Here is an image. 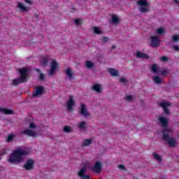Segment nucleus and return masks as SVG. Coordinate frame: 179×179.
I'll return each instance as SVG.
<instances>
[{"label": "nucleus", "mask_w": 179, "mask_h": 179, "mask_svg": "<svg viewBox=\"0 0 179 179\" xmlns=\"http://www.w3.org/2000/svg\"><path fill=\"white\" fill-rule=\"evenodd\" d=\"M27 155H29V151L25 147H17L16 150L10 155L8 162L11 164H19L24 160L23 157Z\"/></svg>", "instance_id": "f257e3e1"}, {"label": "nucleus", "mask_w": 179, "mask_h": 179, "mask_svg": "<svg viewBox=\"0 0 179 179\" xmlns=\"http://www.w3.org/2000/svg\"><path fill=\"white\" fill-rule=\"evenodd\" d=\"M166 132H171L170 129H162V133L164 134L162 136V141L167 142L171 148H176L177 146V141L173 137H170Z\"/></svg>", "instance_id": "f03ea898"}, {"label": "nucleus", "mask_w": 179, "mask_h": 179, "mask_svg": "<svg viewBox=\"0 0 179 179\" xmlns=\"http://www.w3.org/2000/svg\"><path fill=\"white\" fill-rule=\"evenodd\" d=\"M137 5L139 6L138 10L141 13H146L149 12V7L150 4L148 2V0H139L137 1Z\"/></svg>", "instance_id": "7ed1b4c3"}, {"label": "nucleus", "mask_w": 179, "mask_h": 179, "mask_svg": "<svg viewBox=\"0 0 179 179\" xmlns=\"http://www.w3.org/2000/svg\"><path fill=\"white\" fill-rule=\"evenodd\" d=\"M151 71L154 73L157 74H159L161 72V75H162V76H167L169 73H170V71L169 70L160 71V67L157 66V64H152L151 67Z\"/></svg>", "instance_id": "20e7f679"}, {"label": "nucleus", "mask_w": 179, "mask_h": 179, "mask_svg": "<svg viewBox=\"0 0 179 179\" xmlns=\"http://www.w3.org/2000/svg\"><path fill=\"white\" fill-rule=\"evenodd\" d=\"M158 106H159V107H162V108H163L166 115H170V114H171V112L167 108V107H171V103H170L169 101L161 102L158 104Z\"/></svg>", "instance_id": "39448f33"}, {"label": "nucleus", "mask_w": 179, "mask_h": 179, "mask_svg": "<svg viewBox=\"0 0 179 179\" xmlns=\"http://www.w3.org/2000/svg\"><path fill=\"white\" fill-rule=\"evenodd\" d=\"M91 170L95 171L96 174H100L103 171V163L99 161L96 162L94 166L91 167Z\"/></svg>", "instance_id": "423d86ee"}, {"label": "nucleus", "mask_w": 179, "mask_h": 179, "mask_svg": "<svg viewBox=\"0 0 179 179\" xmlns=\"http://www.w3.org/2000/svg\"><path fill=\"white\" fill-rule=\"evenodd\" d=\"M87 171V166L85 164L83 167H82L80 171L78 173V177H80L82 179H90V176L85 175Z\"/></svg>", "instance_id": "0eeeda50"}, {"label": "nucleus", "mask_w": 179, "mask_h": 179, "mask_svg": "<svg viewBox=\"0 0 179 179\" xmlns=\"http://www.w3.org/2000/svg\"><path fill=\"white\" fill-rule=\"evenodd\" d=\"M66 106L69 111H73V107L76 106V103L75 102V100H73V96H69V99L67 101Z\"/></svg>", "instance_id": "6e6552de"}, {"label": "nucleus", "mask_w": 179, "mask_h": 179, "mask_svg": "<svg viewBox=\"0 0 179 179\" xmlns=\"http://www.w3.org/2000/svg\"><path fill=\"white\" fill-rule=\"evenodd\" d=\"M34 160L32 159H29L27 160L25 164H24L23 168L27 171H30L31 170H34Z\"/></svg>", "instance_id": "1a4fd4ad"}, {"label": "nucleus", "mask_w": 179, "mask_h": 179, "mask_svg": "<svg viewBox=\"0 0 179 179\" xmlns=\"http://www.w3.org/2000/svg\"><path fill=\"white\" fill-rule=\"evenodd\" d=\"M25 82H27L26 76H20L18 78L13 80L11 86H19V85L25 83Z\"/></svg>", "instance_id": "9d476101"}, {"label": "nucleus", "mask_w": 179, "mask_h": 179, "mask_svg": "<svg viewBox=\"0 0 179 179\" xmlns=\"http://www.w3.org/2000/svg\"><path fill=\"white\" fill-rule=\"evenodd\" d=\"M57 68H58V64H57V61L53 60L50 63V70L49 71L48 75L50 76H53V75H55V71H57Z\"/></svg>", "instance_id": "9b49d317"}, {"label": "nucleus", "mask_w": 179, "mask_h": 179, "mask_svg": "<svg viewBox=\"0 0 179 179\" xmlns=\"http://www.w3.org/2000/svg\"><path fill=\"white\" fill-rule=\"evenodd\" d=\"M159 124L162 127V128H169V119L164 117H159L158 118Z\"/></svg>", "instance_id": "f8f14e48"}, {"label": "nucleus", "mask_w": 179, "mask_h": 179, "mask_svg": "<svg viewBox=\"0 0 179 179\" xmlns=\"http://www.w3.org/2000/svg\"><path fill=\"white\" fill-rule=\"evenodd\" d=\"M51 61V57L49 55L45 56L39 62V66H43L45 68V66H48V62Z\"/></svg>", "instance_id": "ddd939ff"}, {"label": "nucleus", "mask_w": 179, "mask_h": 179, "mask_svg": "<svg viewBox=\"0 0 179 179\" xmlns=\"http://www.w3.org/2000/svg\"><path fill=\"white\" fill-rule=\"evenodd\" d=\"M45 93V90H44V87L38 86L36 87V92L33 93V97H37V96H41Z\"/></svg>", "instance_id": "4468645a"}, {"label": "nucleus", "mask_w": 179, "mask_h": 179, "mask_svg": "<svg viewBox=\"0 0 179 179\" xmlns=\"http://www.w3.org/2000/svg\"><path fill=\"white\" fill-rule=\"evenodd\" d=\"M23 135H27V136H31L32 138H37V133L31 129H25L22 131Z\"/></svg>", "instance_id": "2eb2a0df"}, {"label": "nucleus", "mask_w": 179, "mask_h": 179, "mask_svg": "<svg viewBox=\"0 0 179 179\" xmlns=\"http://www.w3.org/2000/svg\"><path fill=\"white\" fill-rule=\"evenodd\" d=\"M20 76H27L30 73V69L27 67H23L17 70Z\"/></svg>", "instance_id": "dca6fc26"}, {"label": "nucleus", "mask_w": 179, "mask_h": 179, "mask_svg": "<svg viewBox=\"0 0 179 179\" xmlns=\"http://www.w3.org/2000/svg\"><path fill=\"white\" fill-rule=\"evenodd\" d=\"M80 114L83 117H89V111H87V109L86 108V105L85 103H81L80 107Z\"/></svg>", "instance_id": "f3484780"}, {"label": "nucleus", "mask_w": 179, "mask_h": 179, "mask_svg": "<svg viewBox=\"0 0 179 179\" xmlns=\"http://www.w3.org/2000/svg\"><path fill=\"white\" fill-rule=\"evenodd\" d=\"M151 47H152V48H156V47H159V37L151 36Z\"/></svg>", "instance_id": "a211bd4d"}, {"label": "nucleus", "mask_w": 179, "mask_h": 179, "mask_svg": "<svg viewBox=\"0 0 179 179\" xmlns=\"http://www.w3.org/2000/svg\"><path fill=\"white\" fill-rule=\"evenodd\" d=\"M136 58H141V59H149V55L145 52L137 51L136 53Z\"/></svg>", "instance_id": "6ab92c4d"}, {"label": "nucleus", "mask_w": 179, "mask_h": 179, "mask_svg": "<svg viewBox=\"0 0 179 179\" xmlns=\"http://www.w3.org/2000/svg\"><path fill=\"white\" fill-rule=\"evenodd\" d=\"M0 113H2V114H6V115H9L10 114H13V110L8 108H0Z\"/></svg>", "instance_id": "aec40b11"}, {"label": "nucleus", "mask_w": 179, "mask_h": 179, "mask_svg": "<svg viewBox=\"0 0 179 179\" xmlns=\"http://www.w3.org/2000/svg\"><path fill=\"white\" fill-rule=\"evenodd\" d=\"M66 75L67 76L68 79H73V71L72 69L68 68L66 70Z\"/></svg>", "instance_id": "412c9836"}, {"label": "nucleus", "mask_w": 179, "mask_h": 179, "mask_svg": "<svg viewBox=\"0 0 179 179\" xmlns=\"http://www.w3.org/2000/svg\"><path fill=\"white\" fill-rule=\"evenodd\" d=\"M17 8L20 9L21 12L23 13L24 12H29V8L24 6H23V3L18 2Z\"/></svg>", "instance_id": "4be33fe9"}, {"label": "nucleus", "mask_w": 179, "mask_h": 179, "mask_svg": "<svg viewBox=\"0 0 179 179\" xmlns=\"http://www.w3.org/2000/svg\"><path fill=\"white\" fill-rule=\"evenodd\" d=\"M108 72L111 75V76H119L120 75V72L118 71V70H116L113 68L109 69Z\"/></svg>", "instance_id": "5701e85b"}, {"label": "nucleus", "mask_w": 179, "mask_h": 179, "mask_svg": "<svg viewBox=\"0 0 179 179\" xmlns=\"http://www.w3.org/2000/svg\"><path fill=\"white\" fill-rule=\"evenodd\" d=\"M152 156L155 160H157L159 164H162V162H163V159L160 155H157L156 152H153Z\"/></svg>", "instance_id": "b1692460"}, {"label": "nucleus", "mask_w": 179, "mask_h": 179, "mask_svg": "<svg viewBox=\"0 0 179 179\" xmlns=\"http://www.w3.org/2000/svg\"><path fill=\"white\" fill-rule=\"evenodd\" d=\"M152 80H153L155 83H157V85H159V84H160V83H162L163 82V79L161 78V77L159 76H154V78H152Z\"/></svg>", "instance_id": "393cba45"}, {"label": "nucleus", "mask_w": 179, "mask_h": 179, "mask_svg": "<svg viewBox=\"0 0 179 179\" xmlns=\"http://www.w3.org/2000/svg\"><path fill=\"white\" fill-rule=\"evenodd\" d=\"M92 89L97 93L101 92V87H100V85L99 84H94V86L92 87Z\"/></svg>", "instance_id": "a878e982"}, {"label": "nucleus", "mask_w": 179, "mask_h": 179, "mask_svg": "<svg viewBox=\"0 0 179 179\" xmlns=\"http://www.w3.org/2000/svg\"><path fill=\"white\" fill-rule=\"evenodd\" d=\"M93 30H94V34H103V31L101 30L100 27H94Z\"/></svg>", "instance_id": "bb28decb"}, {"label": "nucleus", "mask_w": 179, "mask_h": 179, "mask_svg": "<svg viewBox=\"0 0 179 179\" xmlns=\"http://www.w3.org/2000/svg\"><path fill=\"white\" fill-rule=\"evenodd\" d=\"M86 122L82 121L81 122L79 123L78 128L79 129H86L87 128V126Z\"/></svg>", "instance_id": "cd10ccee"}, {"label": "nucleus", "mask_w": 179, "mask_h": 179, "mask_svg": "<svg viewBox=\"0 0 179 179\" xmlns=\"http://www.w3.org/2000/svg\"><path fill=\"white\" fill-rule=\"evenodd\" d=\"M111 23H113V24H117L120 23V19H118V17H117V15L112 16Z\"/></svg>", "instance_id": "c85d7f7f"}, {"label": "nucleus", "mask_w": 179, "mask_h": 179, "mask_svg": "<svg viewBox=\"0 0 179 179\" xmlns=\"http://www.w3.org/2000/svg\"><path fill=\"white\" fill-rule=\"evenodd\" d=\"M92 139H85L82 144V146H89V145H92Z\"/></svg>", "instance_id": "c756f323"}, {"label": "nucleus", "mask_w": 179, "mask_h": 179, "mask_svg": "<svg viewBox=\"0 0 179 179\" xmlns=\"http://www.w3.org/2000/svg\"><path fill=\"white\" fill-rule=\"evenodd\" d=\"M85 65H86L87 68H88V69H92V68H93L94 66V64H93V62H92L90 61H87Z\"/></svg>", "instance_id": "7c9ffc66"}, {"label": "nucleus", "mask_w": 179, "mask_h": 179, "mask_svg": "<svg viewBox=\"0 0 179 179\" xmlns=\"http://www.w3.org/2000/svg\"><path fill=\"white\" fill-rule=\"evenodd\" d=\"M14 138H15V134H11L8 135V138L6 139V142L8 143H10L11 141H13Z\"/></svg>", "instance_id": "2f4dec72"}, {"label": "nucleus", "mask_w": 179, "mask_h": 179, "mask_svg": "<svg viewBox=\"0 0 179 179\" xmlns=\"http://www.w3.org/2000/svg\"><path fill=\"white\" fill-rule=\"evenodd\" d=\"M63 131L67 134H69L70 132H72V128L69 126H65L63 129Z\"/></svg>", "instance_id": "473e14b6"}, {"label": "nucleus", "mask_w": 179, "mask_h": 179, "mask_svg": "<svg viewBox=\"0 0 179 179\" xmlns=\"http://www.w3.org/2000/svg\"><path fill=\"white\" fill-rule=\"evenodd\" d=\"M179 41V34H176L172 36V41L176 43Z\"/></svg>", "instance_id": "72a5a7b5"}, {"label": "nucleus", "mask_w": 179, "mask_h": 179, "mask_svg": "<svg viewBox=\"0 0 179 179\" xmlns=\"http://www.w3.org/2000/svg\"><path fill=\"white\" fill-rule=\"evenodd\" d=\"M39 80H45V76L43 73H40L39 76H38Z\"/></svg>", "instance_id": "f704fd0d"}, {"label": "nucleus", "mask_w": 179, "mask_h": 179, "mask_svg": "<svg viewBox=\"0 0 179 179\" xmlns=\"http://www.w3.org/2000/svg\"><path fill=\"white\" fill-rule=\"evenodd\" d=\"M157 33L159 35L164 34V29L163 28H159L157 30Z\"/></svg>", "instance_id": "c9c22d12"}, {"label": "nucleus", "mask_w": 179, "mask_h": 179, "mask_svg": "<svg viewBox=\"0 0 179 179\" xmlns=\"http://www.w3.org/2000/svg\"><path fill=\"white\" fill-rule=\"evenodd\" d=\"M29 128H30L31 129H36V128H37V126H36V123H34V122H31V123L29 124Z\"/></svg>", "instance_id": "e433bc0d"}, {"label": "nucleus", "mask_w": 179, "mask_h": 179, "mask_svg": "<svg viewBox=\"0 0 179 179\" xmlns=\"http://www.w3.org/2000/svg\"><path fill=\"white\" fill-rule=\"evenodd\" d=\"M108 40H110V38H108L106 36L102 37V42L103 44H106V43H108Z\"/></svg>", "instance_id": "4c0bfd02"}, {"label": "nucleus", "mask_w": 179, "mask_h": 179, "mask_svg": "<svg viewBox=\"0 0 179 179\" xmlns=\"http://www.w3.org/2000/svg\"><path fill=\"white\" fill-rule=\"evenodd\" d=\"M120 83H128V80L125 79V78H120Z\"/></svg>", "instance_id": "58836bf2"}, {"label": "nucleus", "mask_w": 179, "mask_h": 179, "mask_svg": "<svg viewBox=\"0 0 179 179\" xmlns=\"http://www.w3.org/2000/svg\"><path fill=\"white\" fill-rule=\"evenodd\" d=\"M161 60L162 61V62H166V61H169V57H166V56H163L161 58Z\"/></svg>", "instance_id": "ea45409f"}, {"label": "nucleus", "mask_w": 179, "mask_h": 179, "mask_svg": "<svg viewBox=\"0 0 179 179\" xmlns=\"http://www.w3.org/2000/svg\"><path fill=\"white\" fill-rule=\"evenodd\" d=\"M74 22L76 23V24H77L78 26H79L80 24V19L77 18L74 20Z\"/></svg>", "instance_id": "a19ab883"}, {"label": "nucleus", "mask_w": 179, "mask_h": 179, "mask_svg": "<svg viewBox=\"0 0 179 179\" xmlns=\"http://www.w3.org/2000/svg\"><path fill=\"white\" fill-rule=\"evenodd\" d=\"M118 169H120V170H127V169H125V165L122 164L119 165Z\"/></svg>", "instance_id": "79ce46f5"}, {"label": "nucleus", "mask_w": 179, "mask_h": 179, "mask_svg": "<svg viewBox=\"0 0 179 179\" xmlns=\"http://www.w3.org/2000/svg\"><path fill=\"white\" fill-rule=\"evenodd\" d=\"M173 50H175V51H179V46L173 45L171 47Z\"/></svg>", "instance_id": "37998d69"}, {"label": "nucleus", "mask_w": 179, "mask_h": 179, "mask_svg": "<svg viewBox=\"0 0 179 179\" xmlns=\"http://www.w3.org/2000/svg\"><path fill=\"white\" fill-rule=\"evenodd\" d=\"M26 3H28L29 5H33V1L30 0H24Z\"/></svg>", "instance_id": "c03bdc74"}, {"label": "nucleus", "mask_w": 179, "mask_h": 179, "mask_svg": "<svg viewBox=\"0 0 179 179\" xmlns=\"http://www.w3.org/2000/svg\"><path fill=\"white\" fill-rule=\"evenodd\" d=\"M127 100L128 101H132V96L131 95H129L127 96Z\"/></svg>", "instance_id": "a18cd8bd"}, {"label": "nucleus", "mask_w": 179, "mask_h": 179, "mask_svg": "<svg viewBox=\"0 0 179 179\" xmlns=\"http://www.w3.org/2000/svg\"><path fill=\"white\" fill-rule=\"evenodd\" d=\"M74 10H76V9H75V6H74V5H73V6H71V8L70 12L73 13V11H74Z\"/></svg>", "instance_id": "49530a36"}, {"label": "nucleus", "mask_w": 179, "mask_h": 179, "mask_svg": "<svg viewBox=\"0 0 179 179\" xmlns=\"http://www.w3.org/2000/svg\"><path fill=\"white\" fill-rule=\"evenodd\" d=\"M34 71H36V72H38V73H40V72H41V70H40V69H37V68H35Z\"/></svg>", "instance_id": "de8ad7c7"}, {"label": "nucleus", "mask_w": 179, "mask_h": 179, "mask_svg": "<svg viewBox=\"0 0 179 179\" xmlns=\"http://www.w3.org/2000/svg\"><path fill=\"white\" fill-rule=\"evenodd\" d=\"M173 2L176 5H179V0H173Z\"/></svg>", "instance_id": "09e8293b"}, {"label": "nucleus", "mask_w": 179, "mask_h": 179, "mask_svg": "<svg viewBox=\"0 0 179 179\" xmlns=\"http://www.w3.org/2000/svg\"><path fill=\"white\" fill-rule=\"evenodd\" d=\"M115 48H117V46L116 45H113L111 47V50H115Z\"/></svg>", "instance_id": "8fccbe9b"}, {"label": "nucleus", "mask_w": 179, "mask_h": 179, "mask_svg": "<svg viewBox=\"0 0 179 179\" xmlns=\"http://www.w3.org/2000/svg\"><path fill=\"white\" fill-rule=\"evenodd\" d=\"M161 179H164V178H161Z\"/></svg>", "instance_id": "3c124183"}]
</instances>
